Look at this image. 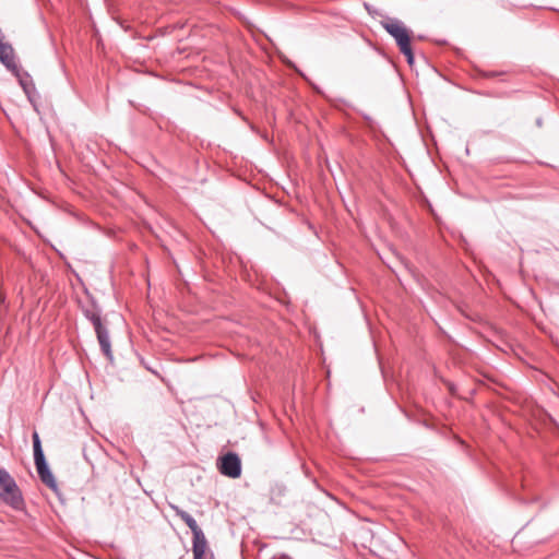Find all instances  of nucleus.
<instances>
[{
    "instance_id": "nucleus-1",
    "label": "nucleus",
    "mask_w": 559,
    "mask_h": 559,
    "mask_svg": "<svg viewBox=\"0 0 559 559\" xmlns=\"http://www.w3.org/2000/svg\"><path fill=\"white\" fill-rule=\"evenodd\" d=\"M34 465L40 481L48 487L58 498L61 504H66V498L61 492L58 481L46 459L39 433L34 430L32 433Z\"/></svg>"
},
{
    "instance_id": "nucleus-2",
    "label": "nucleus",
    "mask_w": 559,
    "mask_h": 559,
    "mask_svg": "<svg viewBox=\"0 0 559 559\" xmlns=\"http://www.w3.org/2000/svg\"><path fill=\"white\" fill-rule=\"evenodd\" d=\"M169 507L175 511V514L185 522L192 533L193 559H214V554L209 547L205 534L198 525L195 519L176 504L169 503Z\"/></svg>"
},
{
    "instance_id": "nucleus-3",
    "label": "nucleus",
    "mask_w": 559,
    "mask_h": 559,
    "mask_svg": "<svg viewBox=\"0 0 559 559\" xmlns=\"http://www.w3.org/2000/svg\"><path fill=\"white\" fill-rule=\"evenodd\" d=\"M0 502L14 511L24 512L26 503L14 477L0 466Z\"/></svg>"
},
{
    "instance_id": "nucleus-4",
    "label": "nucleus",
    "mask_w": 559,
    "mask_h": 559,
    "mask_svg": "<svg viewBox=\"0 0 559 559\" xmlns=\"http://www.w3.org/2000/svg\"><path fill=\"white\" fill-rule=\"evenodd\" d=\"M86 295L90 298V304L80 305L81 311L94 326L99 343V349H111V342L109 338L106 321L103 320L102 318V308L98 306L95 298L88 294L87 290Z\"/></svg>"
},
{
    "instance_id": "nucleus-5",
    "label": "nucleus",
    "mask_w": 559,
    "mask_h": 559,
    "mask_svg": "<svg viewBox=\"0 0 559 559\" xmlns=\"http://www.w3.org/2000/svg\"><path fill=\"white\" fill-rule=\"evenodd\" d=\"M76 354L82 365H85L87 361L90 365L96 367V365L99 364L108 374H112L117 370L124 368V365L114 355V352H92V356L88 355V352H76Z\"/></svg>"
},
{
    "instance_id": "nucleus-6",
    "label": "nucleus",
    "mask_w": 559,
    "mask_h": 559,
    "mask_svg": "<svg viewBox=\"0 0 559 559\" xmlns=\"http://www.w3.org/2000/svg\"><path fill=\"white\" fill-rule=\"evenodd\" d=\"M384 31L394 38L399 49L406 48L412 45L413 31L409 29L401 20L386 16L380 21Z\"/></svg>"
},
{
    "instance_id": "nucleus-7",
    "label": "nucleus",
    "mask_w": 559,
    "mask_h": 559,
    "mask_svg": "<svg viewBox=\"0 0 559 559\" xmlns=\"http://www.w3.org/2000/svg\"><path fill=\"white\" fill-rule=\"evenodd\" d=\"M216 468L223 476L233 479L239 478L242 473L241 459L237 452L227 451L218 455Z\"/></svg>"
},
{
    "instance_id": "nucleus-8",
    "label": "nucleus",
    "mask_w": 559,
    "mask_h": 559,
    "mask_svg": "<svg viewBox=\"0 0 559 559\" xmlns=\"http://www.w3.org/2000/svg\"><path fill=\"white\" fill-rule=\"evenodd\" d=\"M374 354L381 373L385 380L389 378L395 379L397 372L399 374H401V370L396 369V365L399 364V361L395 360V357L392 355V352L377 350L374 352Z\"/></svg>"
},
{
    "instance_id": "nucleus-9",
    "label": "nucleus",
    "mask_w": 559,
    "mask_h": 559,
    "mask_svg": "<svg viewBox=\"0 0 559 559\" xmlns=\"http://www.w3.org/2000/svg\"><path fill=\"white\" fill-rule=\"evenodd\" d=\"M0 62L8 71H14L19 67L15 62V52L11 44L0 39Z\"/></svg>"
},
{
    "instance_id": "nucleus-10",
    "label": "nucleus",
    "mask_w": 559,
    "mask_h": 559,
    "mask_svg": "<svg viewBox=\"0 0 559 559\" xmlns=\"http://www.w3.org/2000/svg\"><path fill=\"white\" fill-rule=\"evenodd\" d=\"M11 73L17 79L24 93H28V90L35 85L29 73L21 67H17L16 70L11 71Z\"/></svg>"
},
{
    "instance_id": "nucleus-11",
    "label": "nucleus",
    "mask_w": 559,
    "mask_h": 559,
    "mask_svg": "<svg viewBox=\"0 0 559 559\" xmlns=\"http://www.w3.org/2000/svg\"><path fill=\"white\" fill-rule=\"evenodd\" d=\"M132 358L138 360L146 370L152 372L153 374L158 376L160 365L157 360H154L153 362H147L145 357L141 354V352H129Z\"/></svg>"
},
{
    "instance_id": "nucleus-12",
    "label": "nucleus",
    "mask_w": 559,
    "mask_h": 559,
    "mask_svg": "<svg viewBox=\"0 0 559 559\" xmlns=\"http://www.w3.org/2000/svg\"><path fill=\"white\" fill-rule=\"evenodd\" d=\"M285 493L286 486L281 483H274L270 488V502L275 506H281Z\"/></svg>"
},
{
    "instance_id": "nucleus-13",
    "label": "nucleus",
    "mask_w": 559,
    "mask_h": 559,
    "mask_svg": "<svg viewBox=\"0 0 559 559\" xmlns=\"http://www.w3.org/2000/svg\"><path fill=\"white\" fill-rule=\"evenodd\" d=\"M28 102L32 104L33 108L38 111V99L40 98L35 85L28 90V93H25Z\"/></svg>"
},
{
    "instance_id": "nucleus-14",
    "label": "nucleus",
    "mask_w": 559,
    "mask_h": 559,
    "mask_svg": "<svg viewBox=\"0 0 559 559\" xmlns=\"http://www.w3.org/2000/svg\"><path fill=\"white\" fill-rule=\"evenodd\" d=\"M400 51L405 56L408 66L413 67L415 63V55L412 45L406 48L400 49Z\"/></svg>"
},
{
    "instance_id": "nucleus-15",
    "label": "nucleus",
    "mask_w": 559,
    "mask_h": 559,
    "mask_svg": "<svg viewBox=\"0 0 559 559\" xmlns=\"http://www.w3.org/2000/svg\"><path fill=\"white\" fill-rule=\"evenodd\" d=\"M432 370H433L435 376L437 378H439L447 385L449 392L454 394L455 391H456L455 384L453 382H451V381H448V380L443 379L441 376H439L438 370H437V368L435 366H432Z\"/></svg>"
},
{
    "instance_id": "nucleus-16",
    "label": "nucleus",
    "mask_w": 559,
    "mask_h": 559,
    "mask_svg": "<svg viewBox=\"0 0 559 559\" xmlns=\"http://www.w3.org/2000/svg\"><path fill=\"white\" fill-rule=\"evenodd\" d=\"M285 64H286L288 68H290V69H293L294 71H296L300 76H302L305 80H307V81H308V79H307V76L305 75V73H302V72L297 68V66H296L293 61H290V60L286 59V60H285Z\"/></svg>"
},
{
    "instance_id": "nucleus-17",
    "label": "nucleus",
    "mask_w": 559,
    "mask_h": 559,
    "mask_svg": "<svg viewBox=\"0 0 559 559\" xmlns=\"http://www.w3.org/2000/svg\"><path fill=\"white\" fill-rule=\"evenodd\" d=\"M449 353L451 354V358H452L453 364H455V365L463 364V360H462V357H461V353L462 352L454 350V352H449Z\"/></svg>"
},
{
    "instance_id": "nucleus-18",
    "label": "nucleus",
    "mask_w": 559,
    "mask_h": 559,
    "mask_svg": "<svg viewBox=\"0 0 559 559\" xmlns=\"http://www.w3.org/2000/svg\"><path fill=\"white\" fill-rule=\"evenodd\" d=\"M362 118L369 129L373 130L376 128L377 122L369 115L362 114Z\"/></svg>"
},
{
    "instance_id": "nucleus-19",
    "label": "nucleus",
    "mask_w": 559,
    "mask_h": 559,
    "mask_svg": "<svg viewBox=\"0 0 559 559\" xmlns=\"http://www.w3.org/2000/svg\"><path fill=\"white\" fill-rule=\"evenodd\" d=\"M319 362H320L321 365H323V368L325 369V377H326V378H330L331 371H330L329 367H325V357H324V352H320Z\"/></svg>"
},
{
    "instance_id": "nucleus-20",
    "label": "nucleus",
    "mask_w": 559,
    "mask_h": 559,
    "mask_svg": "<svg viewBox=\"0 0 559 559\" xmlns=\"http://www.w3.org/2000/svg\"><path fill=\"white\" fill-rule=\"evenodd\" d=\"M169 354V357H171L173 359H176V360H182L181 358H176L175 357V354L176 352H167ZM198 358L194 357V358H187V359H183L185 361H194L197 360Z\"/></svg>"
},
{
    "instance_id": "nucleus-21",
    "label": "nucleus",
    "mask_w": 559,
    "mask_h": 559,
    "mask_svg": "<svg viewBox=\"0 0 559 559\" xmlns=\"http://www.w3.org/2000/svg\"><path fill=\"white\" fill-rule=\"evenodd\" d=\"M238 359H243L246 356L241 352H233Z\"/></svg>"
},
{
    "instance_id": "nucleus-22",
    "label": "nucleus",
    "mask_w": 559,
    "mask_h": 559,
    "mask_svg": "<svg viewBox=\"0 0 559 559\" xmlns=\"http://www.w3.org/2000/svg\"><path fill=\"white\" fill-rule=\"evenodd\" d=\"M496 75H498V73H497V72H488V73L486 74V76H488V78H490V76H496Z\"/></svg>"
},
{
    "instance_id": "nucleus-23",
    "label": "nucleus",
    "mask_w": 559,
    "mask_h": 559,
    "mask_svg": "<svg viewBox=\"0 0 559 559\" xmlns=\"http://www.w3.org/2000/svg\"><path fill=\"white\" fill-rule=\"evenodd\" d=\"M542 123H543L542 118H537V119H536V124H537L538 127H540V126H542Z\"/></svg>"
},
{
    "instance_id": "nucleus-24",
    "label": "nucleus",
    "mask_w": 559,
    "mask_h": 559,
    "mask_svg": "<svg viewBox=\"0 0 559 559\" xmlns=\"http://www.w3.org/2000/svg\"><path fill=\"white\" fill-rule=\"evenodd\" d=\"M423 424H424L427 428H431V425H430L429 423L424 421Z\"/></svg>"
},
{
    "instance_id": "nucleus-25",
    "label": "nucleus",
    "mask_w": 559,
    "mask_h": 559,
    "mask_svg": "<svg viewBox=\"0 0 559 559\" xmlns=\"http://www.w3.org/2000/svg\"><path fill=\"white\" fill-rule=\"evenodd\" d=\"M460 238H461L462 242L466 243V240L462 235L460 236Z\"/></svg>"
},
{
    "instance_id": "nucleus-26",
    "label": "nucleus",
    "mask_w": 559,
    "mask_h": 559,
    "mask_svg": "<svg viewBox=\"0 0 559 559\" xmlns=\"http://www.w3.org/2000/svg\"><path fill=\"white\" fill-rule=\"evenodd\" d=\"M404 414L406 417L411 418L407 412L404 411Z\"/></svg>"
},
{
    "instance_id": "nucleus-27",
    "label": "nucleus",
    "mask_w": 559,
    "mask_h": 559,
    "mask_svg": "<svg viewBox=\"0 0 559 559\" xmlns=\"http://www.w3.org/2000/svg\"><path fill=\"white\" fill-rule=\"evenodd\" d=\"M119 357H122V354H119ZM120 361H122V358H119ZM123 365V362H121Z\"/></svg>"
}]
</instances>
